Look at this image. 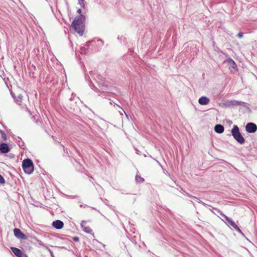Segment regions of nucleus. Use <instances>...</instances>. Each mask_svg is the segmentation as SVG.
<instances>
[{
  "label": "nucleus",
  "mask_w": 257,
  "mask_h": 257,
  "mask_svg": "<svg viewBox=\"0 0 257 257\" xmlns=\"http://www.w3.org/2000/svg\"><path fill=\"white\" fill-rule=\"evenodd\" d=\"M245 130L249 133H253L257 130L256 125L252 122H248L245 125Z\"/></svg>",
  "instance_id": "39448f33"
},
{
  "label": "nucleus",
  "mask_w": 257,
  "mask_h": 257,
  "mask_svg": "<svg viewBox=\"0 0 257 257\" xmlns=\"http://www.w3.org/2000/svg\"><path fill=\"white\" fill-rule=\"evenodd\" d=\"M86 222L85 221H82L81 223V226L83 229V230L86 233H90L92 231L91 229L89 226H85L84 224H85Z\"/></svg>",
  "instance_id": "9b49d317"
},
{
  "label": "nucleus",
  "mask_w": 257,
  "mask_h": 257,
  "mask_svg": "<svg viewBox=\"0 0 257 257\" xmlns=\"http://www.w3.org/2000/svg\"><path fill=\"white\" fill-rule=\"evenodd\" d=\"M231 135L233 138L240 144H243L245 142V139L239 132L238 127L234 125L231 130Z\"/></svg>",
  "instance_id": "f03ea898"
},
{
  "label": "nucleus",
  "mask_w": 257,
  "mask_h": 257,
  "mask_svg": "<svg viewBox=\"0 0 257 257\" xmlns=\"http://www.w3.org/2000/svg\"><path fill=\"white\" fill-rule=\"evenodd\" d=\"M1 131H2L0 130V133H1Z\"/></svg>",
  "instance_id": "473e14b6"
},
{
  "label": "nucleus",
  "mask_w": 257,
  "mask_h": 257,
  "mask_svg": "<svg viewBox=\"0 0 257 257\" xmlns=\"http://www.w3.org/2000/svg\"><path fill=\"white\" fill-rule=\"evenodd\" d=\"M136 180L138 183L143 182L144 181V179L141 177L140 176L136 175Z\"/></svg>",
  "instance_id": "2eb2a0df"
},
{
  "label": "nucleus",
  "mask_w": 257,
  "mask_h": 257,
  "mask_svg": "<svg viewBox=\"0 0 257 257\" xmlns=\"http://www.w3.org/2000/svg\"><path fill=\"white\" fill-rule=\"evenodd\" d=\"M5 183V180L4 177L0 175V184H4Z\"/></svg>",
  "instance_id": "6ab92c4d"
},
{
  "label": "nucleus",
  "mask_w": 257,
  "mask_h": 257,
  "mask_svg": "<svg viewBox=\"0 0 257 257\" xmlns=\"http://www.w3.org/2000/svg\"><path fill=\"white\" fill-rule=\"evenodd\" d=\"M11 248L13 253L18 257L20 256L23 253V251L18 248L12 247Z\"/></svg>",
  "instance_id": "ddd939ff"
},
{
  "label": "nucleus",
  "mask_w": 257,
  "mask_h": 257,
  "mask_svg": "<svg viewBox=\"0 0 257 257\" xmlns=\"http://www.w3.org/2000/svg\"><path fill=\"white\" fill-rule=\"evenodd\" d=\"M243 36V33H241V32H239L238 34H237V37L239 38H241Z\"/></svg>",
  "instance_id": "412c9836"
},
{
  "label": "nucleus",
  "mask_w": 257,
  "mask_h": 257,
  "mask_svg": "<svg viewBox=\"0 0 257 257\" xmlns=\"http://www.w3.org/2000/svg\"><path fill=\"white\" fill-rule=\"evenodd\" d=\"M18 99L16 100L17 104L22 105V96L21 95H20L18 96Z\"/></svg>",
  "instance_id": "dca6fc26"
},
{
  "label": "nucleus",
  "mask_w": 257,
  "mask_h": 257,
  "mask_svg": "<svg viewBox=\"0 0 257 257\" xmlns=\"http://www.w3.org/2000/svg\"><path fill=\"white\" fill-rule=\"evenodd\" d=\"M185 194H186L187 196H188L189 197H190V198H192L196 199L197 200V201L199 203H201V204H202V205H204V206H206V203H205L204 202H203V201H202L199 200V199H198V198H197V197H194V196H193L192 195H191L189 194V193H187V192H186V193H185Z\"/></svg>",
  "instance_id": "4468645a"
},
{
  "label": "nucleus",
  "mask_w": 257,
  "mask_h": 257,
  "mask_svg": "<svg viewBox=\"0 0 257 257\" xmlns=\"http://www.w3.org/2000/svg\"><path fill=\"white\" fill-rule=\"evenodd\" d=\"M102 89L103 90H107V89H105L104 88H102Z\"/></svg>",
  "instance_id": "c756f323"
},
{
  "label": "nucleus",
  "mask_w": 257,
  "mask_h": 257,
  "mask_svg": "<svg viewBox=\"0 0 257 257\" xmlns=\"http://www.w3.org/2000/svg\"><path fill=\"white\" fill-rule=\"evenodd\" d=\"M115 105H116V104L115 103H114ZM116 105L119 107L121 109H122V110L124 112V113L125 114V115L127 116V114H126L125 112L117 104H116Z\"/></svg>",
  "instance_id": "393cba45"
},
{
  "label": "nucleus",
  "mask_w": 257,
  "mask_h": 257,
  "mask_svg": "<svg viewBox=\"0 0 257 257\" xmlns=\"http://www.w3.org/2000/svg\"><path fill=\"white\" fill-rule=\"evenodd\" d=\"M10 149L7 144L2 143L0 145V152L2 153L6 154L9 152Z\"/></svg>",
  "instance_id": "6e6552de"
},
{
  "label": "nucleus",
  "mask_w": 257,
  "mask_h": 257,
  "mask_svg": "<svg viewBox=\"0 0 257 257\" xmlns=\"http://www.w3.org/2000/svg\"><path fill=\"white\" fill-rule=\"evenodd\" d=\"M78 4L80 5V6L82 8L85 7L84 1V0H78Z\"/></svg>",
  "instance_id": "a211bd4d"
},
{
  "label": "nucleus",
  "mask_w": 257,
  "mask_h": 257,
  "mask_svg": "<svg viewBox=\"0 0 257 257\" xmlns=\"http://www.w3.org/2000/svg\"><path fill=\"white\" fill-rule=\"evenodd\" d=\"M85 20V16L83 15H80L74 19L71 26L72 28L79 34L80 36L83 35Z\"/></svg>",
  "instance_id": "f257e3e1"
},
{
  "label": "nucleus",
  "mask_w": 257,
  "mask_h": 257,
  "mask_svg": "<svg viewBox=\"0 0 257 257\" xmlns=\"http://www.w3.org/2000/svg\"><path fill=\"white\" fill-rule=\"evenodd\" d=\"M224 63H226L230 68H233V69L237 70V65L235 62L231 59L228 58L224 61Z\"/></svg>",
  "instance_id": "423d86ee"
},
{
  "label": "nucleus",
  "mask_w": 257,
  "mask_h": 257,
  "mask_svg": "<svg viewBox=\"0 0 257 257\" xmlns=\"http://www.w3.org/2000/svg\"><path fill=\"white\" fill-rule=\"evenodd\" d=\"M98 42H102V41L101 40H98Z\"/></svg>",
  "instance_id": "c85d7f7f"
},
{
  "label": "nucleus",
  "mask_w": 257,
  "mask_h": 257,
  "mask_svg": "<svg viewBox=\"0 0 257 257\" xmlns=\"http://www.w3.org/2000/svg\"><path fill=\"white\" fill-rule=\"evenodd\" d=\"M14 233L15 236L19 239H26V235L19 228H15L14 229Z\"/></svg>",
  "instance_id": "0eeeda50"
},
{
  "label": "nucleus",
  "mask_w": 257,
  "mask_h": 257,
  "mask_svg": "<svg viewBox=\"0 0 257 257\" xmlns=\"http://www.w3.org/2000/svg\"><path fill=\"white\" fill-rule=\"evenodd\" d=\"M47 249L49 251V252H50L51 255L52 256V257H54V255H53L52 251L51 249H50L49 248H48V247H47Z\"/></svg>",
  "instance_id": "4be33fe9"
},
{
  "label": "nucleus",
  "mask_w": 257,
  "mask_h": 257,
  "mask_svg": "<svg viewBox=\"0 0 257 257\" xmlns=\"http://www.w3.org/2000/svg\"><path fill=\"white\" fill-rule=\"evenodd\" d=\"M110 104H112V102L110 101Z\"/></svg>",
  "instance_id": "2f4dec72"
},
{
  "label": "nucleus",
  "mask_w": 257,
  "mask_h": 257,
  "mask_svg": "<svg viewBox=\"0 0 257 257\" xmlns=\"http://www.w3.org/2000/svg\"><path fill=\"white\" fill-rule=\"evenodd\" d=\"M222 216L225 218L226 221H227V223L231 226L232 227H233L237 231L239 232L240 233L243 234L242 232L240 229V228L238 227V226L236 224V223L230 218L228 217L225 215L221 213V214Z\"/></svg>",
  "instance_id": "20e7f679"
},
{
  "label": "nucleus",
  "mask_w": 257,
  "mask_h": 257,
  "mask_svg": "<svg viewBox=\"0 0 257 257\" xmlns=\"http://www.w3.org/2000/svg\"><path fill=\"white\" fill-rule=\"evenodd\" d=\"M215 132L218 134L222 133L224 131V127L221 124H216L214 127Z\"/></svg>",
  "instance_id": "f8f14e48"
},
{
  "label": "nucleus",
  "mask_w": 257,
  "mask_h": 257,
  "mask_svg": "<svg viewBox=\"0 0 257 257\" xmlns=\"http://www.w3.org/2000/svg\"><path fill=\"white\" fill-rule=\"evenodd\" d=\"M2 137L4 140H6L7 139V136L4 131H1Z\"/></svg>",
  "instance_id": "aec40b11"
},
{
  "label": "nucleus",
  "mask_w": 257,
  "mask_h": 257,
  "mask_svg": "<svg viewBox=\"0 0 257 257\" xmlns=\"http://www.w3.org/2000/svg\"><path fill=\"white\" fill-rule=\"evenodd\" d=\"M119 112L120 115H123L122 112H121L120 111H119Z\"/></svg>",
  "instance_id": "cd10ccee"
},
{
  "label": "nucleus",
  "mask_w": 257,
  "mask_h": 257,
  "mask_svg": "<svg viewBox=\"0 0 257 257\" xmlns=\"http://www.w3.org/2000/svg\"><path fill=\"white\" fill-rule=\"evenodd\" d=\"M73 239L74 241H77L79 240V238L78 237L75 236V237H73Z\"/></svg>",
  "instance_id": "5701e85b"
},
{
  "label": "nucleus",
  "mask_w": 257,
  "mask_h": 257,
  "mask_svg": "<svg viewBox=\"0 0 257 257\" xmlns=\"http://www.w3.org/2000/svg\"><path fill=\"white\" fill-rule=\"evenodd\" d=\"M22 168L26 173L31 174L34 171V165L32 161L29 159L24 160L22 162Z\"/></svg>",
  "instance_id": "7ed1b4c3"
},
{
  "label": "nucleus",
  "mask_w": 257,
  "mask_h": 257,
  "mask_svg": "<svg viewBox=\"0 0 257 257\" xmlns=\"http://www.w3.org/2000/svg\"><path fill=\"white\" fill-rule=\"evenodd\" d=\"M19 257H28L26 254H25V253H24L23 252L22 253L21 255H20V256Z\"/></svg>",
  "instance_id": "b1692460"
},
{
  "label": "nucleus",
  "mask_w": 257,
  "mask_h": 257,
  "mask_svg": "<svg viewBox=\"0 0 257 257\" xmlns=\"http://www.w3.org/2000/svg\"><path fill=\"white\" fill-rule=\"evenodd\" d=\"M92 72H90V74L91 75Z\"/></svg>",
  "instance_id": "7c9ffc66"
},
{
  "label": "nucleus",
  "mask_w": 257,
  "mask_h": 257,
  "mask_svg": "<svg viewBox=\"0 0 257 257\" xmlns=\"http://www.w3.org/2000/svg\"><path fill=\"white\" fill-rule=\"evenodd\" d=\"M64 225L63 222L60 220H57L53 222L52 226L56 229H60L63 228Z\"/></svg>",
  "instance_id": "1a4fd4ad"
},
{
  "label": "nucleus",
  "mask_w": 257,
  "mask_h": 257,
  "mask_svg": "<svg viewBox=\"0 0 257 257\" xmlns=\"http://www.w3.org/2000/svg\"><path fill=\"white\" fill-rule=\"evenodd\" d=\"M81 9H78V10H77V13H78V14H81Z\"/></svg>",
  "instance_id": "a878e982"
},
{
  "label": "nucleus",
  "mask_w": 257,
  "mask_h": 257,
  "mask_svg": "<svg viewBox=\"0 0 257 257\" xmlns=\"http://www.w3.org/2000/svg\"><path fill=\"white\" fill-rule=\"evenodd\" d=\"M88 52V49H86L85 48H81L80 49V53L82 54H86Z\"/></svg>",
  "instance_id": "f3484780"
},
{
  "label": "nucleus",
  "mask_w": 257,
  "mask_h": 257,
  "mask_svg": "<svg viewBox=\"0 0 257 257\" xmlns=\"http://www.w3.org/2000/svg\"><path fill=\"white\" fill-rule=\"evenodd\" d=\"M210 102V99L206 96H202L198 100V103L201 105H207Z\"/></svg>",
  "instance_id": "9d476101"
},
{
  "label": "nucleus",
  "mask_w": 257,
  "mask_h": 257,
  "mask_svg": "<svg viewBox=\"0 0 257 257\" xmlns=\"http://www.w3.org/2000/svg\"><path fill=\"white\" fill-rule=\"evenodd\" d=\"M90 42V41H88L87 42V44H86L87 47H89Z\"/></svg>",
  "instance_id": "bb28decb"
}]
</instances>
